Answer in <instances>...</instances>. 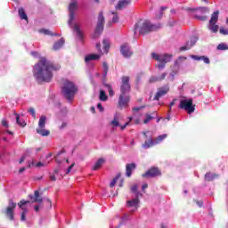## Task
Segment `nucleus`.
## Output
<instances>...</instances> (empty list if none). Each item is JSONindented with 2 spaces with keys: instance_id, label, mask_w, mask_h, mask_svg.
I'll use <instances>...</instances> for the list:
<instances>
[{
  "instance_id": "nucleus-7",
  "label": "nucleus",
  "mask_w": 228,
  "mask_h": 228,
  "mask_svg": "<svg viewBox=\"0 0 228 228\" xmlns=\"http://www.w3.org/2000/svg\"><path fill=\"white\" fill-rule=\"evenodd\" d=\"M162 173L161 169L158 167H151L144 174L142 175V177L146 179H154L156 177H161Z\"/></svg>"
},
{
  "instance_id": "nucleus-6",
  "label": "nucleus",
  "mask_w": 228,
  "mask_h": 228,
  "mask_svg": "<svg viewBox=\"0 0 228 228\" xmlns=\"http://www.w3.org/2000/svg\"><path fill=\"white\" fill-rule=\"evenodd\" d=\"M104 15L102 14V12H101L98 15V22H97V26L95 28V31L93 35V38H99V37H101V33H102V31H104Z\"/></svg>"
},
{
  "instance_id": "nucleus-62",
  "label": "nucleus",
  "mask_w": 228,
  "mask_h": 228,
  "mask_svg": "<svg viewBox=\"0 0 228 228\" xmlns=\"http://www.w3.org/2000/svg\"><path fill=\"white\" fill-rule=\"evenodd\" d=\"M192 58H193L194 60H197L198 61H200V60H202V56L194 55V56H192Z\"/></svg>"
},
{
  "instance_id": "nucleus-41",
  "label": "nucleus",
  "mask_w": 228,
  "mask_h": 228,
  "mask_svg": "<svg viewBox=\"0 0 228 228\" xmlns=\"http://www.w3.org/2000/svg\"><path fill=\"white\" fill-rule=\"evenodd\" d=\"M152 118H154L151 116V114H146V118L143 120V124H149Z\"/></svg>"
},
{
  "instance_id": "nucleus-21",
  "label": "nucleus",
  "mask_w": 228,
  "mask_h": 228,
  "mask_svg": "<svg viewBox=\"0 0 228 228\" xmlns=\"http://www.w3.org/2000/svg\"><path fill=\"white\" fill-rule=\"evenodd\" d=\"M65 44V39L61 38L53 45V51H58L63 47V45Z\"/></svg>"
},
{
  "instance_id": "nucleus-5",
  "label": "nucleus",
  "mask_w": 228,
  "mask_h": 228,
  "mask_svg": "<svg viewBox=\"0 0 228 228\" xmlns=\"http://www.w3.org/2000/svg\"><path fill=\"white\" fill-rule=\"evenodd\" d=\"M104 15L102 14V12H101L98 15V22H97V26L95 28V31L93 35V38H99V37H101V33H102V31H104Z\"/></svg>"
},
{
  "instance_id": "nucleus-59",
  "label": "nucleus",
  "mask_w": 228,
  "mask_h": 228,
  "mask_svg": "<svg viewBox=\"0 0 228 228\" xmlns=\"http://www.w3.org/2000/svg\"><path fill=\"white\" fill-rule=\"evenodd\" d=\"M97 108L100 110V111H104V107H102V103H98Z\"/></svg>"
},
{
  "instance_id": "nucleus-1",
  "label": "nucleus",
  "mask_w": 228,
  "mask_h": 228,
  "mask_svg": "<svg viewBox=\"0 0 228 228\" xmlns=\"http://www.w3.org/2000/svg\"><path fill=\"white\" fill-rule=\"evenodd\" d=\"M60 69H61L60 64L53 63L45 57H41L33 68L34 77L38 83H51L53 71L60 70Z\"/></svg>"
},
{
  "instance_id": "nucleus-28",
  "label": "nucleus",
  "mask_w": 228,
  "mask_h": 228,
  "mask_svg": "<svg viewBox=\"0 0 228 228\" xmlns=\"http://www.w3.org/2000/svg\"><path fill=\"white\" fill-rule=\"evenodd\" d=\"M37 134H40L41 136H49L51 134V131L45 130V128H37Z\"/></svg>"
},
{
  "instance_id": "nucleus-29",
  "label": "nucleus",
  "mask_w": 228,
  "mask_h": 228,
  "mask_svg": "<svg viewBox=\"0 0 228 228\" xmlns=\"http://www.w3.org/2000/svg\"><path fill=\"white\" fill-rule=\"evenodd\" d=\"M102 165H104V159H99L93 167L92 170H99Z\"/></svg>"
},
{
  "instance_id": "nucleus-30",
  "label": "nucleus",
  "mask_w": 228,
  "mask_h": 228,
  "mask_svg": "<svg viewBox=\"0 0 228 228\" xmlns=\"http://www.w3.org/2000/svg\"><path fill=\"white\" fill-rule=\"evenodd\" d=\"M18 13L22 20H28V14H26V11H24V8L20 7L18 11Z\"/></svg>"
},
{
  "instance_id": "nucleus-12",
  "label": "nucleus",
  "mask_w": 228,
  "mask_h": 228,
  "mask_svg": "<svg viewBox=\"0 0 228 228\" xmlns=\"http://www.w3.org/2000/svg\"><path fill=\"white\" fill-rule=\"evenodd\" d=\"M76 10H77V0H71L69 5V24H71L74 19L76 18Z\"/></svg>"
},
{
  "instance_id": "nucleus-37",
  "label": "nucleus",
  "mask_w": 228,
  "mask_h": 228,
  "mask_svg": "<svg viewBox=\"0 0 228 228\" xmlns=\"http://www.w3.org/2000/svg\"><path fill=\"white\" fill-rule=\"evenodd\" d=\"M110 13L112 15H114L113 18H112V23L113 24H117V22H118V20H119L118 14L117 12H111Z\"/></svg>"
},
{
  "instance_id": "nucleus-44",
  "label": "nucleus",
  "mask_w": 228,
  "mask_h": 228,
  "mask_svg": "<svg viewBox=\"0 0 228 228\" xmlns=\"http://www.w3.org/2000/svg\"><path fill=\"white\" fill-rule=\"evenodd\" d=\"M65 152V150H62V151H61L58 154H57V156L55 157V161H56V163H61V161L60 160V159H58V158H60V156L61 155V154H63Z\"/></svg>"
},
{
  "instance_id": "nucleus-10",
  "label": "nucleus",
  "mask_w": 228,
  "mask_h": 228,
  "mask_svg": "<svg viewBox=\"0 0 228 228\" xmlns=\"http://www.w3.org/2000/svg\"><path fill=\"white\" fill-rule=\"evenodd\" d=\"M130 101H131V96H129V94L120 93L118 102V108H119V110H124V108H128Z\"/></svg>"
},
{
  "instance_id": "nucleus-53",
  "label": "nucleus",
  "mask_w": 228,
  "mask_h": 228,
  "mask_svg": "<svg viewBox=\"0 0 228 228\" xmlns=\"http://www.w3.org/2000/svg\"><path fill=\"white\" fill-rule=\"evenodd\" d=\"M219 33H221V35H228V30L224 28H221L219 29Z\"/></svg>"
},
{
  "instance_id": "nucleus-13",
  "label": "nucleus",
  "mask_w": 228,
  "mask_h": 228,
  "mask_svg": "<svg viewBox=\"0 0 228 228\" xmlns=\"http://www.w3.org/2000/svg\"><path fill=\"white\" fill-rule=\"evenodd\" d=\"M151 58H153V60H156L157 61H159V63H165L167 65V63L171 61L172 55H168V54L159 55L158 53H152Z\"/></svg>"
},
{
  "instance_id": "nucleus-25",
  "label": "nucleus",
  "mask_w": 228,
  "mask_h": 228,
  "mask_svg": "<svg viewBox=\"0 0 228 228\" xmlns=\"http://www.w3.org/2000/svg\"><path fill=\"white\" fill-rule=\"evenodd\" d=\"M220 13V11H216L211 18H210V20H209V24H216V22H218V15Z\"/></svg>"
},
{
  "instance_id": "nucleus-42",
  "label": "nucleus",
  "mask_w": 228,
  "mask_h": 228,
  "mask_svg": "<svg viewBox=\"0 0 228 228\" xmlns=\"http://www.w3.org/2000/svg\"><path fill=\"white\" fill-rule=\"evenodd\" d=\"M28 112L32 115L33 118H37V112H35V109L33 107L29 108Z\"/></svg>"
},
{
  "instance_id": "nucleus-20",
  "label": "nucleus",
  "mask_w": 228,
  "mask_h": 228,
  "mask_svg": "<svg viewBox=\"0 0 228 228\" xmlns=\"http://www.w3.org/2000/svg\"><path fill=\"white\" fill-rule=\"evenodd\" d=\"M29 200H21L19 203L18 206L20 207V209H21L23 212L22 213H28V208H26V204H29Z\"/></svg>"
},
{
  "instance_id": "nucleus-40",
  "label": "nucleus",
  "mask_w": 228,
  "mask_h": 228,
  "mask_svg": "<svg viewBox=\"0 0 228 228\" xmlns=\"http://www.w3.org/2000/svg\"><path fill=\"white\" fill-rule=\"evenodd\" d=\"M189 49H191V46H190V42H187L185 44V45L180 47V51L183 52V51H189Z\"/></svg>"
},
{
  "instance_id": "nucleus-45",
  "label": "nucleus",
  "mask_w": 228,
  "mask_h": 228,
  "mask_svg": "<svg viewBox=\"0 0 228 228\" xmlns=\"http://www.w3.org/2000/svg\"><path fill=\"white\" fill-rule=\"evenodd\" d=\"M43 33H45V35H50L51 37H56V34L51 32L49 29H44Z\"/></svg>"
},
{
  "instance_id": "nucleus-50",
  "label": "nucleus",
  "mask_w": 228,
  "mask_h": 228,
  "mask_svg": "<svg viewBox=\"0 0 228 228\" xmlns=\"http://www.w3.org/2000/svg\"><path fill=\"white\" fill-rule=\"evenodd\" d=\"M167 7H161L160 8V14L158 15L157 14V19H161V17H163V10H167Z\"/></svg>"
},
{
  "instance_id": "nucleus-9",
  "label": "nucleus",
  "mask_w": 228,
  "mask_h": 228,
  "mask_svg": "<svg viewBox=\"0 0 228 228\" xmlns=\"http://www.w3.org/2000/svg\"><path fill=\"white\" fill-rule=\"evenodd\" d=\"M180 110H185L187 113H193L195 111V105H193V100H181L179 104Z\"/></svg>"
},
{
  "instance_id": "nucleus-22",
  "label": "nucleus",
  "mask_w": 228,
  "mask_h": 228,
  "mask_svg": "<svg viewBox=\"0 0 228 228\" xmlns=\"http://www.w3.org/2000/svg\"><path fill=\"white\" fill-rule=\"evenodd\" d=\"M45 122H47V118L45 116H41L38 121L39 129H45Z\"/></svg>"
},
{
  "instance_id": "nucleus-15",
  "label": "nucleus",
  "mask_w": 228,
  "mask_h": 228,
  "mask_svg": "<svg viewBox=\"0 0 228 228\" xmlns=\"http://www.w3.org/2000/svg\"><path fill=\"white\" fill-rule=\"evenodd\" d=\"M120 53L125 58H131L133 56V51L128 44H124L120 47Z\"/></svg>"
},
{
  "instance_id": "nucleus-27",
  "label": "nucleus",
  "mask_w": 228,
  "mask_h": 228,
  "mask_svg": "<svg viewBox=\"0 0 228 228\" xmlns=\"http://www.w3.org/2000/svg\"><path fill=\"white\" fill-rule=\"evenodd\" d=\"M99 58H101V55L93 53L86 56L85 61L86 63H88V61H92L94 60H99Z\"/></svg>"
},
{
  "instance_id": "nucleus-23",
  "label": "nucleus",
  "mask_w": 228,
  "mask_h": 228,
  "mask_svg": "<svg viewBox=\"0 0 228 228\" xmlns=\"http://www.w3.org/2000/svg\"><path fill=\"white\" fill-rule=\"evenodd\" d=\"M167 77V73H162L160 77H151L150 83H157V81H163Z\"/></svg>"
},
{
  "instance_id": "nucleus-38",
  "label": "nucleus",
  "mask_w": 228,
  "mask_h": 228,
  "mask_svg": "<svg viewBox=\"0 0 228 228\" xmlns=\"http://www.w3.org/2000/svg\"><path fill=\"white\" fill-rule=\"evenodd\" d=\"M227 49H228L227 45H225V44H224V43L219 44V45H217V50H218V51H227Z\"/></svg>"
},
{
  "instance_id": "nucleus-33",
  "label": "nucleus",
  "mask_w": 228,
  "mask_h": 228,
  "mask_svg": "<svg viewBox=\"0 0 228 228\" xmlns=\"http://www.w3.org/2000/svg\"><path fill=\"white\" fill-rule=\"evenodd\" d=\"M99 99H100V101H102L103 102H106V101H108V95H106V92H104V90L100 91Z\"/></svg>"
},
{
  "instance_id": "nucleus-3",
  "label": "nucleus",
  "mask_w": 228,
  "mask_h": 228,
  "mask_svg": "<svg viewBox=\"0 0 228 228\" xmlns=\"http://www.w3.org/2000/svg\"><path fill=\"white\" fill-rule=\"evenodd\" d=\"M76 92H77V87L71 81H65L62 86V94L64 97L68 101H72L74 99V95H76Z\"/></svg>"
},
{
  "instance_id": "nucleus-31",
  "label": "nucleus",
  "mask_w": 228,
  "mask_h": 228,
  "mask_svg": "<svg viewBox=\"0 0 228 228\" xmlns=\"http://www.w3.org/2000/svg\"><path fill=\"white\" fill-rule=\"evenodd\" d=\"M103 86H105V88H107L110 97H113V95H115V92L113 91V87L111 86V85L103 84Z\"/></svg>"
},
{
  "instance_id": "nucleus-4",
  "label": "nucleus",
  "mask_w": 228,
  "mask_h": 228,
  "mask_svg": "<svg viewBox=\"0 0 228 228\" xmlns=\"http://www.w3.org/2000/svg\"><path fill=\"white\" fill-rule=\"evenodd\" d=\"M167 136H168L167 134L159 135L156 139H152L151 136L147 141L144 142L142 147V149H151V147H154V145H158L160 142H163Z\"/></svg>"
},
{
  "instance_id": "nucleus-54",
  "label": "nucleus",
  "mask_w": 228,
  "mask_h": 228,
  "mask_svg": "<svg viewBox=\"0 0 228 228\" xmlns=\"http://www.w3.org/2000/svg\"><path fill=\"white\" fill-rule=\"evenodd\" d=\"M60 172H61V167H60V166L53 170V174L55 175H58V174H60Z\"/></svg>"
},
{
  "instance_id": "nucleus-2",
  "label": "nucleus",
  "mask_w": 228,
  "mask_h": 228,
  "mask_svg": "<svg viewBox=\"0 0 228 228\" xmlns=\"http://www.w3.org/2000/svg\"><path fill=\"white\" fill-rule=\"evenodd\" d=\"M138 28H140L139 29L140 35H147V33H151V31H156L157 29H159V27L151 23V21L149 20H144L143 22L139 21L138 23H135L134 27V34H136V31H138Z\"/></svg>"
},
{
  "instance_id": "nucleus-52",
  "label": "nucleus",
  "mask_w": 228,
  "mask_h": 228,
  "mask_svg": "<svg viewBox=\"0 0 228 228\" xmlns=\"http://www.w3.org/2000/svg\"><path fill=\"white\" fill-rule=\"evenodd\" d=\"M76 166V163H72L67 169L66 174H70V170H72V168H74V167Z\"/></svg>"
},
{
  "instance_id": "nucleus-18",
  "label": "nucleus",
  "mask_w": 228,
  "mask_h": 228,
  "mask_svg": "<svg viewBox=\"0 0 228 228\" xmlns=\"http://www.w3.org/2000/svg\"><path fill=\"white\" fill-rule=\"evenodd\" d=\"M129 4H131V0H121V1H118L115 8L116 10H124V8H127Z\"/></svg>"
},
{
  "instance_id": "nucleus-17",
  "label": "nucleus",
  "mask_w": 228,
  "mask_h": 228,
  "mask_svg": "<svg viewBox=\"0 0 228 228\" xmlns=\"http://www.w3.org/2000/svg\"><path fill=\"white\" fill-rule=\"evenodd\" d=\"M133 170H136V164L130 163L126 165V175L131 177L133 175Z\"/></svg>"
},
{
  "instance_id": "nucleus-63",
  "label": "nucleus",
  "mask_w": 228,
  "mask_h": 228,
  "mask_svg": "<svg viewBox=\"0 0 228 228\" xmlns=\"http://www.w3.org/2000/svg\"><path fill=\"white\" fill-rule=\"evenodd\" d=\"M142 193L140 191L135 192V199H140L142 197Z\"/></svg>"
},
{
  "instance_id": "nucleus-64",
  "label": "nucleus",
  "mask_w": 228,
  "mask_h": 228,
  "mask_svg": "<svg viewBox=\"0 0 228 228\" xmlns=\"http://www.w3.org/2000/svg\"><path fill=\"white\" fill-rule=\"evenodd\" d=\"M50 181H56V175H50Z\"/></svg>"
},
{
  "instance_id": "nucleus-35",
  "label": "nucleus",
  "mask_w": 228,
  "mask_h": 228,
  "mask_svg": "<svg viewBox=\"0 0 228 228\" xmlns=\"http://www.w3.org/2000/svg\"><path fill=\"white\" fill-rule=\"evenodd\" d=\"M112 127H118L120 122L118 121V116H114V119L110 122Z\"/></svg>"
},
{
  "instance_id": "nucleus-26",
  "label": "nucleus",
  "mask_w": 228,
  "mask_h": 228,
  "mask_svg": "<svg viewBox=\"0 0 228 228\" xmlns=\"http://www.w3.org/2000/svg\"><path fill=\"white\" fill-rule=\"evenodd\" d=\"M73 29L77 33V36L78 37L79 40H83L84 35L83 31H81V28H79V25L75 24Z\"/></svg>"
},
{
  "instance_id": "nucleus-19",
  "label": "nucleus",
  "mask_w": 228,
  "mask_h": 228,
  "mask_svg": "<svg viewBox=\"0 0 228 228\" xmlns=\"http://www.w3.org/2000/svg\"><path fill=\"white\" fill-rule=\"evenodd\" d=\"M139 205H140V199L138 198L126 201V206L128 208H134L135 209H138Z\"/></svg>"
},
{
  "instance_id": "nucleus-39",
  "label": "nucleus",
  "mask_w": 228,
  "mask_h": 228,
  "mask_svg": "<svg viewBox=\"0 0 228 228\" xmlns=\"http://www.w3.org/2000/svg\"><path fill=\"white\" fill-rule=\"evenodd\" d=\"M210 25V31H212L213 33H216L218 31V25L216 24H209Z\"/></svg>"
},
{
  "instance_id": "nucleus-49",
  "label": "nucleus",
  "mask_w": 228,
  "mask_h": 228,
  "mask_svg": "<svg viewBox=\"0 0 228 228\" xmlns=\"http://www.w3.org/2000/svg\"><path fill=\"white\" fill-rule=\"evenodd\" d=\"M143 108H145V106L134 107V108L132 109V111H134V112H138V111H140V110H143Z\"/></svg>"
},
{
  "instance_id": "nucleus-11",
  "label": "nucleus",
  "mask_w": 228,
  "mask_h": 228,
  "mask_svg": "<svg viewBox=\"0 0 228 228\" xmlns=\"http://www.w3.org/2000/svg\"><path fill=\"white\" fill-rule=\"evenodd\" d=\"M15 208H17V203L13 202V200H9V206L5 208L4 214L11 221L14 220Z\"/></svg>"
},
{
  "instance_id": "nucleus-48",
  "label": "nucleus",
  "mask_w": 228,
  "mask_h": 228,
  "mask_svg": "<svg viewBox=\"0 0 228 228\" xmlns=\"http://www.w3.org/2000/svg\"><path fill=\"white\" fill-rule=\"evenodd\" d=\"M196 19H198L199 20L205 21V20H208V16H199V15H196Z\"/></svg>"
},
{
  "instance_id": "nucleus-61",
  "label": "nucleus",
  "mask_w": 228,
  "mask_h": 228,
  "mask_svg": "<svg viewBox=\"0 0 228 228\" xmlns=\"http://www.w3.org/2000/svg\"><path fill=\"white\" fill-rule=\"evenodd\" d=\"M128 124H129V122H126V123H125V125L121 126H120L121 131H124V129H126L127 127Z\"/></svg>"
},
{
  "instance_id": "nucleus-32",
  "label": "nucleus",
  "mask_w": 228,
  "mask_h": 228,
  "mask_svg": "<svg viewBox=\"0 0 228 228\" xmlns=\"http://www.w3.org/2000/svg\"><path fill=\"white\" fill-rule=\"evenodd\" d=\"M15 115H16V123L18 124V126H20V127H26V121L20 120V116H19V114H15Z\"/></svg>"
},
{
  "instance_id": "nucleus-47",
  "label": "nucleus",
  "mask_w": 228,
  "mask_h": 228,
  "mask_svg": "<svg viewBox=\"0 0 228 228\" xmlns=\"http://www.w3.org/2000/svg\"><path fill=\"white\" fill-rule=\"evenodd\" d=\"M201 60L204 61V63H206L207 65H209L210 63L209 58L206 56H201Z\"/></svg>"
},
{
  "instance_id": "nucleus-56",
  "label": "nucleus",
  "mask_w": 228,
  "mask_h": 228,
  "mask_svg": "<svg viewBox=\"0 0 228 228\" xmlns=\"http://www.w3.org/2000/svg\"><path fill=\"white\" fill-rule=\"evenodd\" d=\"M200 10H201V13H208L209 12V9L208 7H203Z\"/></svg>"
},
{
  "instance_id": "nucleus-60",
  "label": "nucleus",
  "mask_w": 228,
  "mask_h": 228,
  "mask_svg": "<svg viewBox=\"0 0 228 228\" xmlns=\"http://www.w3.org/2000/svg\"><path fill=\"white\" fill-rule=\"evenodd\" d=\"M96 49L98 53H102V50H101V43L96 44Z\"/></svg>"
},
{
  "instance_id": "nucleus-51",
  "label": "nucleus",
  "mask_w": 228,
  "mask_h": 228,
  "mask_svg": "<svg viewBox=\"0 0 228 228\" xmlns=\"http://www.w3.org/2000/svg\"><path fill=\"white\" fill-rule=\"evenodd\" d=\"M76 166V163H72L67 169L66 174H70V170H72V168H74V167Z\"/></svg>"
},
{
  "instance_id": "nucleus-55",
  "label": "nucleus",
  "mask_w": 228,
  "mask_h": 228,
  "mask_svg": "<svg viewBox=\"0 0 228 228\" xmlns=\"http://www.w3.org/2000/svg\"><path fill=\"white\" fill-rule=\"evenodd\" d=\"M131 191L133 193H136L138 191V185H136V184L133 185L131 188Z\"/></svg>"
},
{
  "instance_id": "nucleus-36",
  "label": "nucleus",
  "mask_w": 228,
  "mask_h": 228,
  "mask_svg": "<svg viewBox=\"0 0 228 228\" xmlns=\"http://www.w3.org/2000/svg\"><path fill=\"white\" fill-rule=\"evenodd\" d=\"M102 44L105 53H108V49H110V41H108V39H103Z\"/></svg>"
},
{
  "instance_id": "nucleus-24",
  "label": "nucleus",
  "mask_w": 228,
  "mask_h": 228,
  "mask_svg": "<svg viewBox=\"0 0 228 228\" xmlns=\"http://www.w3.org/2000/svg\"><path fill=\"white\" fill-rule=\"evenodd\" d=\"M218 177L217 174H211V173H207L205 175V181L208 183H210L211 181H215Z\"/></svg>"
},
{
  "instance_id": "nucleus-16",
  "label": "nucleus",
  "mask_w": 228,
  "mask_h": 228,
  "mask_svg": "<svg viewBox=\"0 0 228 228\" xmlns=\"http://www.w3.org/2000/svg\"><path fill=\"white\" fill-rule=\"evenodd\" d=\"M28 199H30L32 203L42 204L44 202V198H42L38 190L34 191V195H28Z\"/></svg>"
},
{
  "instance_id": "nucleus-58",
  "label": "nucleus",
  "mask_w": 228,
  "mask_h": 228,
  "mask_svg": "<svg viewBox=\"0 0 228 228\" xmlns=\"http://www.w3.org/2000/svg\"><path fill=\"white\" fill-rule=\"evenodd\" d=\"M2 126H4V127H8V121H6V119H3Z\"/></svg>"
},
{
  "instance_id": "nucleus-57",
  "label": "nucleus",
  "mask_w": 228,
  "mask_h": 228,
  "mask_svg": "<svg viewBox=\"0 0 228 228\" xmlns=\"http://www.w3.org/2000/svg\"><path fill=\"white\" fill-rule=\"evenodd\" d=\"M165 62H160L157 65L158 69H165Z\"/></svg>"
},
{
  "instance_id": "nucleus-43",
  "label": "nucleus",
  "mask_w": 228,
  "mask_h": 228,
  "mask_svg": "<svg viewBox=\"0 0 228 228\" xmlns=\"http://www.w3.org/2000/svg\"><path fill=\"white\" fill-rule=\"evenodd\" d=\"M197 37H194L193 39L189 41V47H191H191H193V45H195V44H197Z\"/></svg>"
},
{
  "instance_id": "nucleus-8",
  "label": "nucleus",
  "mask_w": 228,
  "mask_h": 228,
  "mask_svg": "<svg viewBox=\"0 0 228 228\" xmlns=\"http://www.w3.org/2000/svg\"><path fill=\"white\" fill-rule=\"evenodd\" d=\"M129 81H131L129 76L121 77L120 94H128L131 92V83Z\"/></svg>"
},
{
  "instance_id": "nucleus-46",
  "label": "nucleus",
  "mask_w": 228,
  "mask_h": 228,
  "mask_svg": "<svg viewBox=\"0 0 228 228\" xmlns=\"http://www.w3.org/2000/svg\"><path fill=\"white\" fill-rule=\"evenodd\" d=\"M108 63L106 62H103V70H104V76H107L108 75Z\"/></svg>"
},
{
  "instance_id": "nucleus-34",
  "label": "nucleus",
  "mask_w": 228,
  "mask_h": 228,
  "mask_svg": "<svg viewBox=\"0 0 228 228\" xmlns=\"http://www.w3.org/2000/svg\"><path fill=\"white\" fill-rule=\"evenodd\" d=\"M122 174L118 173L115 178H113V180L110 182V188H113L116 184H117V181H118V179H120Z\"/></svg>"
},
{
  "instance_id": "nucleus-14",
  "label": "nucleus",
  "mask_w": 228,
  "mask_h": 228,
  "mask_svg": "<svg viewBox=\"0 0 228 228\" xmlns=\"http://www.w3.org/2000/svg\"><path fill=\"white\" fill-rule=\"evenodd\" d=\"M168 92H170V87L168 86L159 87L155 96L153 97V101H159V99H161V97H165Z\"/></svg>"
}]
</instances>
